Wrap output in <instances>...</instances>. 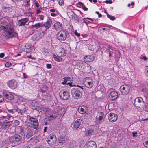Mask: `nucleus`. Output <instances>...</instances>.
Masks as SVG:
<instances>
[{
	"label": "nucleus",
	"instance_id": "obj_1",
	"mask_svg": "<svg viewBox=\"0 0 148 148\" xmlns=\"http://www.w3.org/2000/svg\"><path fill=\"white\" fill-rule=\"evenodd\" d=\"M0 31L7 36H12L14 31L12 21L4 18L0 23Z\"/></svg>",
	"mask_w": 148,
	"mask_h": 148
},
{
	"label": "nucleus",
	"instance_id": "obj_2",
	"mask_svg": "<svg viewBox=\"0 0 148 148\" xmlns=\"http://www.w3.org/2000/svg\"><path fill=\"white\" fill-rule=\"evenodd\" d=\"M22 137L18 134H15L9 138V141L14 146L18 145L21 143Z\"/></svg>",
	"mask_w": 148,
	"mask_h": 148
},
{
	"label": "nucleus",
	"instance_id": "obj_3",
	"mask_svg": "<svg viewBox=\"0 0 148 148\" xmlns=\"http://www.w3.org/2000/svg\"><path fill=\"white\" fill-rule=\"evenodd\" d=\"M68 35L67 31L61 30L58 32L56 34V38L60 41H65Z\"/></svg>",
	"mask_w": 148,
	"mask_h": 148
},
{
	"label": "nucleus",
	"instance_id": "obj_4",
	"mask_svg": "<svg viewBox=\"0 0 148 148\" xmlns=\"http://www.w3.org/2000/svg\"><path fill=\"white\" fill-rule=\"evenodd\" d=\"M72 97L75 99H78L81 98L82 93L79 89L76 88L72 89L71 91Z\"/></svg>",
	"mask_w": 148,
	"mask_h": 148
},
{
	"label": "nucleus",
	"instance_id": "obj_5",
	"mask_svg": "<svg viewBox=\"0 0 148 148\" xmlns=\"http://www.w3.org/2000/svg\"><path fill=\"white\" fill-rule=\"evenodd\" d=\"M121 94L123 95H126L130 92V89L129 86L125 84L121 85L120 88Z\"/></svg>",
	"mask_w": 148,
	"mask_h": 148
},
{
	"label": "nucleus",
	"instance_id": "obj_6",
	"mask_svg": "<svg viewBox=\"0 0 148 148\" xmlns=\"http://www.w3.org/2000/svg\"><path fill=\"white\" fill-rule=\"evenodd\" d=\"M83 83L87 87L91 88L93 86V81L90 77L85 78L83 80Z\"/></svg>",
	"mask_w": 148,
	"mask_h": 148
},
{
	"label": "nucleus",
	"instance_id": "obj_7",
	"mask_svg": "<svg viewBox=\"0 0 148 148\" xmlns=\"http://www.w3.org/2000/svg\"><path fill=\"white\" fill-rule=\"evenodd\" d=\"M134 105L137 108H143L145 106L143 99L140 97H137L135 99Z\"/></svg>",
	"mask_w": 148,
	"mask_h": 148
},
{
	"label": "nucleus",
	"instance_id": "obj_8",
	"mask_svg": "<svg viewBox=\"0 0 148 148\" xmlns=\"http://www.w3.org/2000/svg\"><path fill=\"white\" fill-rule=\"evenodd\" d=\"M29 120L33 128L36 129L38 128L39 124L38 120L36 118L33 117L29 116Z\"/></svg>",
	"mask_w": 148,
	"mask_h": 148
},
{
	"label": "nucleus",
	"instance_id": "obj_9",
	"mask_svg": "<svg viewBox=\"0 0 148 148\" xmlns=\"http://www.w3.org/2000/svg\"><path fill=\"white\" fill-rule=\"evenodd\" d=\"M3 94L5 98L8 100H13L14 99L15 95V93L7 91H4L3 92Z\"/></svg>",
	"mask_w": 148,
	"mask_h": 148
},
{
	"label": "nucleus",
	"instance_id": "obj_10",
	"mask_svg": "<svg viewBox=\"0 0 148 148\" xmlns=\"http://www.w3.org/2000/svg\"><path fill=\"white\" fill-rule=\"evenodd\" d=\"M56 51L60 56H66V50L60 47H57L55 48Z\"/></svg>",
	"mask_w": 148,
	"mask_h": 148
},
{
	"label": "nucleus",
	"instance_id": "obj_11",
	"mask_svg": "<svg viewBox=\"0 0 148 148\" xmlns=\"http://www.w3.org/2000/svg\"><path fill=\"white\" fill-rule=\"evenodd\" d=\"M117 118V115L114 113H110L108 115V119L110 122H114L116 121Z\"/></svg>",
	"mask_w": 148,
	"mask_h": 148
},
{
	"label": "nucleus",
	"instance_id": "obj_12",
	"mask_svg": "<svg viewBox=\"0 0 148 148\" xmlns=\"http://www.w3.org/2000/svg\"><path fill=\"white\" fill-rule=\"evenodd\" d=\"M7 85L10 88L12 89H14L17 86V83L14 80H11L7 82Z\"/></svg>",
	"mask_w": 148,
	"mask_h": 148
},
{
	"label": "nucleus",
	"instance_id": "obj_13",
	"mask_svg": "<svg viewBox=\"0 0 148 148\" xmlns=\"http://www.w3.org/2000/svg\"><path fill=\"white\" fill-rule=\"evenodd\" d=\"M66 108L64 107H59L57 110L58 114L62 116H63L66 111Z\"/></svg>",
	"mask_w": 148,
	"mask_h": 148
},
{
	"label": "nucleus",
	"instance_id": "obj_14",
	"mask_svg": "<svg viewBox=\"0 0 148 148\" xmlns=\"http://www.w3.org/2000/svg\"><path fill=\"white\" fill-rule=\"evenodd\" d=\"M60 96L61 99L64 100H67L69 98V95L67 91H64L60 92Z\"/></svg>",
	"mask_w": 148,
	"mask_h": 148
},
{
	"label": "nucleus",
	"instance_id": "obj_15",
	"mask_svg": "<svg viewBox=\"0 0 148 148\" xmlns=\"http://www.w3.org/2000/svg\"><path fill=\"white\" fill-rule=\"evenodd\" d=\"M97 145L96 143L92 141H90L87 143L85 145L86 148H96Z\"/></svg>",
	"mask_w": 148,
	"mask_h": 148
},
{
	"label": "nucleus",
	"instance_id": "obj_16",
	"mask_svg": "<svg viewBox=\"0 0 148 148\" xmlns=\"http://www.w3.org/2000/svg\"><path fill=\"white\" fill-rule=\"evenodd\" d=\"M29 20L28 18L22 19L18 21L17 25L19 26L24 25L25 23Z\"/></svg>",
	"mask_w": 148,
	"mask_h": 148
},
{
	"label": "nucleus",
	"instance_id": "obj_17",
	"mask_svg": "<svg viewBox=\"0 0 148 148\" xmlns=\"http://www.w3.org/2000/svg\"><path fill=\"white\" fill-rule=\"evenodd\" d=\"M118 97V93L116 92L112 91L110 93L109 96L110 99L112 100H114Z\"/></svg>",
	"mask_w": 148,
	"mask_h": 148
},
{
	"label": "nucleus",
	"instance_id": "obj_18",
	"mask_svg": "<svg viewBox=\"0 0 148 148\" xmlns=\"http://www.w3.org/2000/svg\"><path fill=\"white\" fill-rule=\"evenodd\" d=\"M81 121V120L80 119H77L71 124V126L75 129H77L79 126Z\"/></svg>",
	"mask_w": 148,
	"mask_h": 148
},
{
	"label": "nucleus",
	"instance_id": "obj_19",
	"mask_svg": "<svg viewBox=\"0 0 148 148\" xmlns=\"http://www.w3.org/2000/svg\"><path fill=\"white\" fill-rule=\"evenodd\" d=\"M79 110L80 113L81 114H83L88 111V108L86 106H82L79 108Z\"/></svg>",
	"mask_w": 148,
	"mask_h": 148
},
{
	"label": "nucleus",
	"instance_id": "obj_20",
	"mask_svg": "<svg viewBox=\"0 0 148 148\" xmlns=\"http://www.w3.org/2000/svg\"><path fill=\"white\" fill-rule=\"evenodd\" d=\"M94 58L92 55H87L85 56L84 58V60L86 62H91L93 61Z\"/></svg>",
	"mask_w": 148,
	"mask_h": 148
},
{
	"label": "nucleus",
	"instance_id": "obj_21",
	"mask_svg": "<svg viewBox=\"0 0 148 148\" xmlns=\"http://www.w3.org/2000/svg\"><path fill=\"white\" fill-rule=\"evenodd\" d=\"M70 11L67 12V14L72 19H75V20H77L78 16L74 12L72 11L71 10H70Z\"/></svg>",
	"mask_w": 148,
	"mask_h": 148
},
{
	"label": "nucleus",
	"instance_id": "obj_22",
	"mask_svg": "<svg viewBox=\"0 0 148 148\" xmlns=\"http://www.w3.org/2000/svg\"><path fill=\"white\" fill-rule=\"evenodd\" d=\"M51 20L48 18L46 22L44 23H42V27H45L46 29H49L51 27Z\"/></svg>",
	"mask_w": 148,
	"mask_h": 148
},
{
	"label": "nucleus",
	"instance_id": "obj_23",
	"mask_svg": "<svg viewBox=\"0 0 148 148\" xmlns=\"http://www.w3.org/2000/svg\"><path fill=\"white\" fill-rule=\"evenodd\" d=\"M104 118V114L103 112H99L97 113L96 116V119L97 120H101Z\"/></svg>",
	"mask_w": 148,
	"mask_h": 148
},
{
	"label": "nucleus",
	"instance_id": "obj_24",
	"mask_svg": "<svg viewBox=\"0 0 148 148\" xmlns=\"http://www.w3.org/2000/svg\"><path fill=\"white\" fill-rule=\"evenodd\" d=\"M54 27L57 31L61 29L62 28V24L59 22H57L54 24Z\"/></svg>",
	"mask_w": 148,
	"mask_h": 148
},
{
	"label": "nucleus",
	"instance_id": "obj_25",
	"mask_svg": "<svg viewBox=\"0 0 148 148\" xmlns=\"http://www.w3.org/2000/svg\"><path fill=\"white\" fill-rule=\"evenodd\" d=\"M64 81L62 82L61 84L63 85L69 84L70 86H72L71 83L70 82H68L67 81H70L71 78L69 77H66L64 78Z\"/></svg>",
	"mask_w": 148,
	"mask_h": 148
},
{
	"label": "nucleus",
	"instance_id": "obj_26",
	"mask_svg": "<svg viewBox=\"0 0 148 148\" xmlns=\"http://www.w3.org/2000/svg\"><path fill=\"white\" fill-rule=\"evenodd\" d=\"M67 140V138L62 136H60L58 140L59 144L62 145L63 143L66 142Z\"/></svg>",
	"mask_w": 148,
	"mask_h": 148
},
{
	"label": "nucleus",
	"instance_id": "obj_27",
	"mask_svg": "<svg viewBox=\"0 0 148 148\" xmlns=\"http://www.w3.org/2000/svg\"><path fill=\"white\" fill-rule=\"evenodd\" d=\"M31 46L28 44H26L25 45L24 48V51L26 53L29 52L31 51Z\"/></svg>",
	"mask_w": 148,
	"mask_h": 148
},
{
	"label": "nucleus",
	"instance_id": "obj_28",
	"mask_svg": "<svg viewBox=\"0 0 148 148\" xmlns=\"http://www.w3.org/2000/svg\"><path fill=\"white\" fill-rule=\"evenodd\" d=\"M58 115L57 113H53L48 117V119L49 121L53 120L56 118L58 116Z\"/></svg>",
	"mask_w": 148,
	"mask_h": 148
},
{
	"label": "nucleus",
	"instance_id": "obj_29",
	"mask_svg": "<svg viewBox=\"0 0 148 148\" xmlns=\"http://www.w3.org/2000/svg\"><path fill=\"white\" fill-rule=\"evenodd\" d=\"M10 125V122L7 121L5 122H4L3 123L2 126L4 128H5L8 127Z\"/></svg>",
	"mask_w": 148,
	"mask_h": 148
},
{
	"label": "nucleus",
	"instance_id": "obj_30",
	"mask_svg": "<svg viewBox=\"0 0 148 148\" xmlns=\"http://www.w3.org/2000/svg\"><path fill=\"white\" fill-rule=\"evenodd\" d=\"M7 114V112H5L3 110L2 111V112L0 113V119L3 121Z\"/></svg>",
	"mask_w": 148,
	"mask_h": 148
},
{
	"label": "nucleus",
	"instance_id": "obj_31",
	"mask_svg": "<svg viewBox=\"0 0 148 148\" xmlns=\"http://www.w3.org/2000/svg\"><path fill=\"white\" fill-rule=\"evenodd\" d=\"M12 117V116L10 114H7L5 116V118L3 120V121H7L10 119Z\"/></svg>",
	"mask_w": 148,
	"mask_h": 148
},
{
	"label": "nucleus",
	"instance_id": "obj_32",
	"mask_svg": "<svg viewBox=\"0 0 148 148\" xmlns=\"http://www.w3.org/2000/svg\"><path fill=\"white\" fill-rule=\"evenodd\" d=\"M48 139H53L54 141H56L57 139L56 136L54 134H50L48 137Z\"/></svg>",
	"mask_w": 148,
	"mask_h": 148
},
{
	"label": "nucleus",
	"instance_id": "obj_33",
	"mask_svg": "<svg viewBox=\"0 0 148 148\" xmlns=\"http://www.w3.org/2000/svg\"><path fill=\"white\" fill-rule=\"evenodd\" d=\"M94 131L92 129H90L88 130H87L85 132V134L87 136H90L92 134Z\"/></svg>",
	"mask_w": 148,
	"mask_h": 148
},
{
	"label": "nucleus",
	"instance_id": "obj_34",
	"mask_svg": "<svg viewBox=\"0 0 148 148\" xmlns=\"http://www.w3.org/2000/svg\"><path fill=\"white\" fill-rule=\"evenodd\" d=\"M53 58L55 60L58 62H61L62 60L63 59L62 58L56 55H53Z\"/></svg>",
	"mask_w": 148,
	"mask_h": 148
},
{
	"label": "nucleus",
	"instance_id": "obj_35",
	"mask_svg": "<svg viewBox=\"0 0 148 148\" xmlns=\"http://www.w3.org/2000/svg\"><path fill=\"white\" fill-rule=\"evenodd\" d=\"M42 23H39L33 25V27L37 29L40 27H42Z\"/></svg>",
	"mask_w": 148,
	"mask_h": 148
},
{
	"label": "nucleus",
	"instance_id": "obj_36",
	"mask_svg": "<svg viewBox=\"0 0 148 148\" xmlns=\"http://www.w3.org/2000/svg\"><path fill=\"white\" fill-rule=\"evenodd\" d=\"M30 0H24L23 5L25 7H28L30 5Z\"/></svg>",
	"mask_w": 148,
	"mask_h": 148
},
{
	"label": "nucleus",
	"instance_id": "obj_37",
	"mask_svg": "<svg viewBox=\"0 0 148 148\" xmlns=\"http://www.w3.org/2000/svg\"><path fill=\"white\" fill-rule=\"evenodd\" d=\"M148 119V112H147L145 114L144 117L142 118V120L143 121L146 120Z\"/></svg>",
	"mask_w": 148,
	"mask_h": 148
},
{
	"label": "nucleus",
	"instance_id": "obj_38",
	"mask_svg": "<svg viewBox=\"0 0 148 148\" xmlns=\"http://www.w3.org/2000/svg\"><path fill=\"white\" fill-rule=\"evenodd\" d=\"M47 141L50 145H53L56 142V141H54L53 139H48Z\"/></svg>",
	"mask_w": 148,
	"mask_h": 148
},
{
	"label": "nucleus",
	"instance_id": "obj_39",
	"mask_svg": "<svg viewBox=\"0 0 148 148\" xmlns=\"http://www.w3.org/2000/svg\"><path fill=\"white\" fill-rule=\"evenodd\" d=\"M112 47L111 46H109L105 50V52L107 54H108L111 52L110 49H112Z\"/></svg>",
	"mask_w": 148,
	"mask_h": 148
},
{
	"label": "nucleus",
	"instance_id": "obj_40",
	"mask_svg": "<svg viewBox=\"0 0 148 148\" xmlns=\"http://www.w3.org/2000/svg\"><path fill=\"white\" fill-rule=\"evenodd\" d=\"M106 13L108 18L110 19L111 20L113 21L115 19V17L114 16L110 15H109L107 13Z\"/></svg>",
	"mask_w": 148,
	"mask_h": 148
},
{
	"label": "nucleus",
	"instance_id": "obj_41",
	"mask_svg": "<svg viewBox=\"0 0 148 148\" xmlns=\"http://www.w3.org/2000/svg\"><path fill=\"white\" fill-rule=\"evenodd\" d=\"M39 3H40L36 0H35L34 1V4L36 7L37 8H39L40 7Z\"/></svg>",
	"mask_w": 148,
	"mask_h": 148
},
{
	"label": "nucleus",
	"instance_id": "obj_42",
	"mask_svg": "<svg viewBox=\"0 0 148 148\" xmlns=\"http://www.w3.org/2000/svg\"><path fill=\"white\" fill-rule=\"evenodd\" d=\"M12 65V64L9 62H6L5 64V66L7 67H9Z\"/></svg>",
	"mask_w": 148,
	"mask_h": 148
},
{
	"label": "nucleus",
	"instance_id": "obj_43",
	"mask_svg": "<svg viewBox=\"0 0 148 148\" xmlns=\"http://www.w3.org/2000/svg\"><path fill=\"white\" fill-rule=\"evenodd\" d=\"M13 110L16 112L18 111V107L16 105H14L13 106Z\"/></svg>",
	"mask_w": 148,
	"mask_h": 148
},
{
	"label": "nucleus",
	"instance_id": "obj_44",
	"mask_svg": "<svg viewBox=\"0 0 148 148\" xmlns=\"http://www.w3.org/2000/svg\"><path fill=\"white\" fill-rule=\"evenodd\" d=\"M27 133L30 134V135L32 136L34 134V131L32 129H30L28 130Z\"/></svg>",
	"mask_w": 148,
	"mask_h": 148
},
{
	"label": "nucleus",
	"instance_id": "obj_45",
	"mask_svg": "<svg viewBox=\"0 0 148 148\" xmlns=\"http://www.w3.org/2000/svg\"><path fill=\"white\" fill-rule=\"evenodd\" d=\"M14 125L15 126H17L19 124V122L18 121L15 120L14 122Z\"/></svg>",
	"mask_w": 148,
	"mask_h": 148
},
{
	"label": "nucleus",
	"instance_id": "obj_46",
	"mask_svg": "<svg viewBox=\"0 0 148 148\" xmlns=\"http://www.w3.org/2000/svg\"><path fill=\"white\" fill-rule=\"evenodd\" d=\"M57 1L60 5H62L64 4V1L63 0H57Z\"/></svg>",
	"mask_w": 148,
	"mask_h": 148
},
{
	"label": "nucleus",
	"instance_id": "obj_47",
	"mask_svg": "<svg viewBox=\"0 0 148 148\" xmlns=\"http://www.w3.org/2000/svg\"><path fill=\"white\" fill-rule=\"evenodd\" d=\"M8 111L9 113H11L12 114L15 112L14 111L13 109H8Z\"/></svg>",
	"mask_w": 148,
	"mask_h": 148
},
{
	"label": "nucleus",
	"instance_id": "obj_48",
	"mask_svg": "<svg viewBox=\"0 0 148 148\" xmlns=\"http://www.w3.org/2000/svg\"><path fill=\"white\" fill-rule=\"evenodd\" d=\"M145 146L146 148H148V140L146 141L144 143Z\"/></svg>",
	"mask_w": 148,
	"mask_h": 148
},
{
	"label": "nucleus",
	"instance_id": "obj_49",
	"mask_svg": "<svg viewBox=\"0 0 148 148\" xmlns=\"http://www.w3.org/2000/svg\"><path fill=\"white\" fill-rule=\"evenodd\" d=\"M75 34L76 36H77L78 37L80 35V33H79L77 32V30H75Z\"/></svg>",
	"mask_w": 148,
	"mask_h": 148
},
{
	"label": "nucleus",
	"instance_id": "obj_50",
	"mask_svg": "<svg viewBox=\"0 0 148 148\" xmlns=\"http://www.w3.org/2000/svg\"><path fill=\"white\" fill-rule=\"evenodd\" d=\"M132 136L134 137H137L138 136V133L137 132H132Z\"/></svg>",
	"mask_w": 148,
	"mask_h": 148
},
{
	"label": "nucleus",
	"instance_id": "obj_51",
	"mask_svg": "<svg viewBox=\"0 0 148 148\" xmlns=\"http://www.w3.org/2000/svg\"><path fill=\"white\" fill-rule=\"evenodd\" d=\"M46 67L47 69H51L52 68L51 65L50 64H46Z\"/></svg>",
	"mask_w": 148,
	"mask_h": 148
},
{
	"label": "nucleus",
	"instance_id": "obj_52",
	"mask_svg": "<svg viewBox=\"0 0 148 148\" xmlns=\"http://www.w3.org/2000/svg\"><path fill=\"white\" fill-rule=\"evenodd\" d=\"M4 100V98L1 95H0V103L3 102Z\"/></svg>",
	"mask_w": 148,
	"mask_h": 148
},
{
	"label": "nucleus",
	"instance_id": "obj_53",
	"mask_svg": "<svg viewBox=\"0 0 148 148\" xmlns=\"http://www.w3.org/2000/svg\"><path fill=\"white\" fill-rule=\"evenodd\" d=\"M105 2L106 3L111 4L112 3V1L111 0H106Z\"/></svg>",
	"mask_w": 148,
	"mask_h": 148
},
{
	"label": "nucleus",
	"instance_id": "obj_54",
	"mask_svg": "<svg viewBox=\"0 0 148 148\" xmlns=\"http://www.w3.org/2000/svg\"><path fill=\"white\" fill-rule=\"evenodd\" d=\"M36 35L32 37V39L34 41L37 40L38 39L37 38H36Z\"/></svg>",
	"mask_w": 148,
	"mask_h": 148
},
{
	"label": "nucleus",
	"instance_id": "obj_55",
	"mask_svg": "<svg viewBox=\"0 0 148 148\" xmlns=\"http://www.w3.org/2000/svg\"><path fill=\"white\" fill-rule=\"evenodd\" d=\"M81 5L82 6V8L84 10V9H88V8H86L85 5L83 4V3H81Z\"/></svg>",
	"mask_w": 148,
	"mask_h": 148
},
{
	"label": "nucleus",
	"instance_id": "obj_56",
	"mask_svg": "<svg viewBox=\"0 0 148 148\" xmlns=\"http://www.w3.org/2000/svg\"><path fill=\"white\" fill-rule=\"evenodd\" d=\"M86 18L87 19H89V20H91V21H92L91 22L92 23H95L94 22H93L95 21V19L91 18Z\"/></svg>",
	"mask_w": 148,
	"mask_h": 148
},
{
	"label": "nucleus",
	"instance_id": "obj_57",
	"mask_svg": "<svg viewBox=\"0 0 148 148\" xmlns=\"http://www.w3.org/2000/svg\"><path fill=\"white\" fill-rule=\"evenodd\" d=\"M44 16L43 15H41L40 16V18L41 20H43L44 19Z\"/></svg>",
	"mask_w": 148,
	"mask_h": 148
},
{
	"label": "nucleus",
	"instance_id": "obj_58",
	"mask_svg": "<svg viewBox=\"0 0 148 148\" xmlns=\"http://www.w3.org/2000/svg\"><path fill=\"white\" fill-rule=\"evenodd\" d=\"M4 55L5 54L3 53H0V58H3Z\"/></svg>",
	"mask_w": 148,
	"mask_h": 148
},
{
	"label": "nucleus",
	"instance_id": "obj_59",
	"mask_svg": "<svg viewBox=\"0 0 148 148\" xmlns=\"http://www.w3.org/2000/svg\"><path fill=\"white\" fill-rule=\"evenodd\" d=\"M30 135V134L27 133L26 135V137L28 139L31 136H32L31 135Z\"/></svg>",
	"mask_w": 148,
	"mask_h": 148
},
{
	"label": "nucleus",
	"instance_id": "obj_60",
	"mask_svg": "<svg viewBox=\"0 0 148 148\" xmlns=\"http://www.w3.org/2000/svg\"><path fill=\"white\" fill-rule=\"evenodd\" d=\"M134 5V2H132L131 3V4H128V5H127V6H128V7H130V6L131 5H132V6H133V5Z\"/></svg>",
	"mask_w": 148,
	"mask_h": 148
},
{
	"label": "nucleus",
	"instance_id": "obj_61",
	"mask_svg": "<svg viewBox=\"0 0 148 148\" xmlns=\"http://www.w3.org/2000/svg\"><path fill=\"white\" fill-rule=\"evenodd\" d=\"M96 13L97 14H98V17H101V16H102L101 15V14H99L98 12L96 11Z\"/></svg>",
	"mask_w": 148,
	"mask_h": 148
},
{
	"label": "nucleus",
	"instance_id": "obj_62",
	"mask_svg": "<svg viewBox=\"0 0 148 148\" xmlns=\"http://www.w3.org/2000/svg\"><path fill=\"white\" fill-rule=\"evenodd\" d=\"M146 70H147L146 75L148 76V66L146 67Z\"/></svg>",
	"mask_w": 148,
	"mask_h": 148
},
{
	"label": "nucleus",
	"instance_id": "obj_63",
	"mask_svg": "<svg viewBox=\"0 0 148 148\" xmlns=\"http://www.w3.org/2000/svg\"><path fill=\"white\" fill-rule=\"evenodd\" d=\"M23 76L24 78H27V75L25 73H23Z\"/></svg>",
	"mask_w": 148,
	"mask_h": 148
},
{
	"label": "nucleus",
	"instance_id": "obj_64",
	"mask_svg": "<svg viewBox=\"0 0 148 148\" xmlns=\"http://www.w3.org/2000/svg\"><path fill=\"white\" fill-rule=\"evenodd\" d=\"M141 59H143L145 61L147 59V57H146V56H143V57H141Z\"/></svg>",
	"mask_w": 148,
	"mask_h": 148
}]
</instances>
